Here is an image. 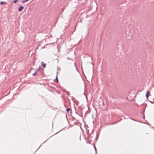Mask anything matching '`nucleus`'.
I'll return each mask as SVG.
<instances>
[{"instance_id": "nucleus-1", "label": "nucleus", "mask_w": 154, "mask_h": 154, "mask_svg": "<svg viewBox=\"0 0 154 154\" xmlns=\"http://www.w3.org/2000/svg\"><path fill=\"white\" fill-rule=\"evenodd\" d=\"M24 8L23 6L21 5L19 8V11H21Z\"/></svg>"}, {"instance_id": "nucleus-2", "label": "nucleus", "mask_w": 154, "mask_h": 154, "mask_svg": "<svg viewBox=\"0 0 154 154\" xmlns=\"http://www.w3.org/2000/svg\"><path fill=\"white\" fill-rule=\"evenodd\" d=\"M150 92L149 91H148L146 94V97H147V98H148L149 96L150 95Z\"/></svg>"}, {"instance_id": "nucleus-3", "label": "nucleus", "mask_w": 154, "mask_h": 154, "mask_svg": "<svg viewBox=\"0 0 154 154\" xmlns=\"http://www.w3.org/2000/svg\"><path fill=\"white\" fill-rule=\"evenodd\" d=\"M38 70H36V71L34 73H33L32 74V75L34 76L36 75L37 74V73Z\"/></svg>"}, {"instance_id": "nucleus-4", "label": "nucleus", "mask_w": 154, "mask_h": 154, "mask_svg": "<svg viewBox=\"0 0 154 154\" xmlns=\"http://www.w3.org/2000/svg\"><path fill=\"white\" fill-rule=\"evenodd\" d=\"M42 67L45 68L46 67V64L44 63L43 62H42Z\"/></svg>"}, {"instance_id": "nucleus-5", "label": "nucleus", "mask_w": 154, "mask_h": 154, "mask_svg": "<svg viewBox=\"0 0 154 154\" xmlns=\"http://www.w3.org/2000/svg\"><path fill=\"white\" fill-rule=\"evenodd\" d=\"M7 3H6L5 2H0V4H1V5H3V4H6Z\"/></svg>"}, {"instance_id": "nucleus-6", "label": "nucleus", "mask_w": 154, "mask_h": 154, "mask_svg": "<svg viewBox=\"0 0 154 154\" xmlns=\"http://www.w3.org/2000/svg\"><path fill=\"white\" fill-rule=\"evenodd\" d=\"M56 81H57V82H58V77H57V75L56 76Z\"/></svg>"}, {"instance_id": "nucleus-7", "label": "nucleus", "mask_w": 154, "mask_h": 154, "mask_svg": "<svg viewBox=\"0 0 154 154\" xmlns=\"http://www.w3.org/2000/svg\"><path fill=\"white\" fill-rule=\"evenodd\" d=\"M27 1H23L22 2H21V3L22 4H23L25 2Z\"/></svg>"}, {"instance_id": "nucleus-8", "label": "nucleus", "mask_w": 154, "mask_h": 154, "mask_svg": "<svg viewBox=\"0 0 154 154\" xmlns=\"http://www.w3.org/2000/svg\"><path fill=\"white\" fill-rule=\"evenodd\" d=\"M70 110V109L69 108H68L67 109V112H69V111Z\"/></svg>"}, {"instance_id": "nucleus-9", "label": "nucleus", "mask_w": 154, "mask_h": 154, "mask_svg": "<svg viewBox=\"0 0 154 154\" xmlns=\"http://www.w3.org/2000/svg\"><path fill=\"white\" fill-rule=\"evenodd\" d=\"M17 1H14V3H16Z\"/></svg>"}]
</instances>
